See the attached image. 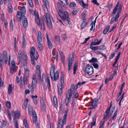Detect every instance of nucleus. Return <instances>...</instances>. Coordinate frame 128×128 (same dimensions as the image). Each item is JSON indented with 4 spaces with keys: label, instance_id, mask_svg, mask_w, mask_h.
Masks as SVG:
<instances>
[{
    "label": "nucleus",
    "instance_id": "31",
    "mask_svg": "<svg viewBox=\"0 0 128 128\" xmlns=\"http://www.w3.org/2000/svg\"><path fill=\"white\" fill-rule=\"evenodd\" d=\"M37 97L38 96L37 95H36L35 96H32V98L35 104H37Z\"/></svg>",
    "mask_w": 128,
    "mask_h": 128
},
{
    "label": "nucleus",
    "instance_id": "20",
    "mask_svg": "<svg viewBox=\"0 0 128 128\" xmlns=\"http://www.w3.org/2000/svg\"><path fill=\"white\" fill-rule=\"evenodd\" d=\"M34 83H32V85L31 86L30 85H28V87L30 90L31 92L32 93H33L34 92V88H35L36 86V84L35 85H34Z\"/></svg>",
    "mask_w": 128,
    "mask_h": 128
},
{
    "label": "nucleus",
    "instance_id": "48",
    "mask_svg": "<svg viewBox=\"0 0 128 128\" xmlns=\"http://www.w3.org/2000/svg\"><path fill=\"white\" fill-rule=\"evenodd\" d=\"M110 28V26H107L104 29V34H106L107 32Z\"/></svg>",
    "mask_w": 128,
    "mask_h": 128
},
{
    "label": "nucleus",
    "instance_id": "14",
    "mask_svg": "<svg viewBox=\"0 0 128 128\" xmlns=\"http://www.w3.org/2000/svg\"><path fill=\"white\" fill-rule=\"evenodd\" d=\"M32 120L33 122L36 124L37 121V118L35 111L32 112Z\"/></svg>",
    "mask_w": 128,
    "mask_h": 128
},
{
    "label": "nucleus",
    "instance_id": "22",
    "mask_svg": "<svg viewBox=\"0 0 128 128\" xmlns=\"http://www.w3.org/2000/svg\"><path fill=\"white\" fill-rule=\"evenodd\" d=\"M23 16V14H21V12L20 11H18L16 15V17L17 18V20L18 21H20L21 20V19L22 17V16Z\"/></svg>",
    "mask_w": 128,
    "mask_h": 128
},
{
    "label": "nucleus",
    "instance_id": "17",
    "mask_svg": "<svg viewBox=\"0 0 128 128\" xmlns=\"http://www.w3.org/2000/svg\"><path fill=\"white\" fill-rule=\"evenodd\" d=\"M59 75L58 74V71H56L55 73L54 72V75L53 76L52 80L54 81L56 80L59 78Z\"/></svg>",
    "mask_w": 128,
    "mask_h": 128
},
{
    "label": "nucleus",
    "instance_id": "43",
    "mask_svg": "<svg viewBox=\"0 0 128 128\" xmlns=\"http://www.w3.org/2000/svg\"><path fill=\"white\" fill-rule=\"evenodd\" d=\"M14 126L16 128H18V121L17 120H16L15 118H14Z\"/></svg>",
    "mask_w": 128,
    "mask_h": 128
},
{
    "label": "nucleus",
    "instance_id": "59",
    "mask_svg": "<svg viewBox=\"0 0 128 128\" xmlns=\"http://www.w3.org/2000/svg\"><path fill=\"white\" fill-rule=\"evenodd\" d=\"M115 53H112L109 57V59L110 60L112 59L115 56Z\"/></svg>",
    "mask_w": 128,
    "mask_h": 128
},
{
    "label": "nucleus",
    "instance_id": "32",
    "mask_svg": "<svg viewBox=\"0 0 128 128\" xmlns=\"http://www.w3.org/2000/svg\"><path fill=\"white\" fill-rule=\"evenodd\" d=\"M20 10L21 11H20V12H21V14H23V16H24V15L26 12V9L24 7L21 8Z\"/></svg>",
    "mask_w": 128,
    "mask_h": 128
},
{
    "label": "nucleus",
    "instance_id": "9",
    "mask_svg": "<svg viewBox=\"0 0 128 128\" xmlns=\"http://www.w3.org/2000/svg\"><path fill=\"white\" fill-rule=\"evenodd\" d=\"M72 58H71V55L70 54L69 56V58L68 60L69 62L68 63V70H70L71 68H72V58H75V55L73 52L72 53Z\"/></svg>",
    "mask_w": 128,
    "mask_h": 128
},
{
    "label": "nucleus",
    "instance_id": "44",
    "mask_svg": "<svg viewBox=\"0 0 128 128\" xmlns=\"http://www.w3.org/2000/svg\"><path fill=\"white\" fill-rule=\"evenodd\" d=\"M54 107L56 108L58 107L57 102L56 100V96H54Z\"/></svg>",
    "mask_w": 128,
    "mask_h": 128
},
{
    "label": "nucleus",
    "instance_id": "21",
    "mask_svg": "<svg viewBox=\"0 0 128 128\" xmlns=\"http://www.w3.org/2000/svg\"><path fill=\"white\" fill-rule=\"evenodd\" d=\"M102 40H94L91 42L90 45H97L100 44L102 42Z\"/></svg>",
    "mask_w": 128,
    "mask_h": 128
},
{
    "label": "nucleus",
    "instance_id": "30",
    "mask_svg": "<svg viewBox=\"0 0 128 128\" xmlns=\"http://www.w3.org/2000/svg\"><path fill=\"white\" fill-rule=\"evenodd\" d=\"M14 88V87H12V84H9L8 88V93L10 94L12 93V89Z\"/></svg>",
    "mask_w": 128,
    "mask_h": 128
},
{
    "label": "nucleus",
    "instance_id": "3",
    "mask_svg": "<svg viewBox=\"0 0 128 128\" xmlns=\"http://www.w3.org/2000/svg\"><path fill=\"white\" fill-rule=\"evenodd\" d=\"M24 60V62H25V64L26 63L27 60V56L26 53L24 51L22 52L21 50H20L18 56V59L19 63L21 62L22 59Z\"/></svg>",
    "mask_w": 128,
    "mask_h": 128
},
{
    "label": "nucleus",
    "instance_id": "37",
    "mask_svg": "<svg viewBox=\"0 0 128 128\" xmlns=\"http://www.w3.org/2000/svg\"><path fill=\"white\" fill-rule=\"evenodd\" d=\"M47 43L49 48L50 49L52 48V46L51 40H47Z\"/></svg>",
    "mask_w": 128,
    "mask_h": 128
},
{
    "label": "nucleus",
    "instance_id": "15",
    "mask_svg": "<svg viewBox=\"0 0 128 128\" xmlns=\"http://www.w3.org/2000/svg\"><path fill=\"white\" fill-rule=\"evenodd\" d=\"M52 55L54 58H56V60H57L58 56V54L57 50L55 48L53 49L52 51Z\"/></svg>",
    "mask_w": 128,
    "mask_h": 128
},
{
    "label": "nucleus",
    "instance_id": "63",
    "mask_svg": "<svg viewBox=\"0 0 128 128\" xmlns=\"http://www.w3.org/2000/svg\"><path fill=\"white\" fill-rule=\"evenodd\" d=\"M28 101V99H26L24 101V106H26V107L27 106Z\"/></svg>",
    "mask_w": 128,
    "mask_h": 128
},
{
    "label": "nucleus",
    "instance_id": "34",
    "mask_svg": "<svg viewBox=\"0 0 128 128\" xmlns=\"http://www.w3.org/2000/svg\"><path fill=\"white\" fill-rule=\"evenodd\" d=\"M64 75L63 74H62L60 76V80L61 82V84H62H62H63L64 83Z\"/></svg>",
    "mask_w": 128,
    "mask_h": 128
},
{
    "label": "nucleus",
    "instance_id": "27",
    "mask_svg": "<svg viewBox=\"0 0 128 128\" xmlns=\"http://www.w3.org/2000/svg\"><path fill=\"white\" fill-rule=\"evenodd\" d=\"M32 83H34V85H35L36 84H37V81L36 80V76L35 75H33L32 77Z\"/></svg>",
    "mask_w": 128,
    "mask_h": 128
},
{
    "label": "nucleus",
    "instance_id": "52",
    "mask_svg": "<svg viewBox=\"0 0 128 128\" xmlns=\"http://www.w3.org/2000/svg\"><path fill=\"white\" fill-rule=\"evenodd\" d=\"M6 106L8 108H10L11 107V103L10 102H8L6 103Z\"/></svg>",
    "mask_w": 128,
    "mask_h": 128
},
{
    "label": "nucleus",
    "instance_id": "10",
    "mask_svg": "<svg viewBox=\"0 0 128 128\" xmlns=\"http://www.w3.org/2000/svg\"><path fill=\"white\" fill-rule=\"evenodd\" d=\"M58 14L62 19L63 20H68V12L66 11H65L64 12L63 11L62 12L59 13Z\"/></svg>",
    "mask_w": 128,
    "mask_h": 128
},
{
    "label": "nucleus",
    "instance_id": "1",
    "mask_svg": "<svg viewBox=\"0 0 128 128\" xmlns=\"http://www.w3.org/2000/svg\"><path fill=\"white\" fill-rule=\"evenodd\" d=\"M34 15L35 16V22L37 25L40 27L42 29L44 30V23L43 18L42 17L39 18L38 13L36 10L34 11Z\"/></svg>",
    "mask_w": 128,
    "mask_h": 128
},
{
    "label": "nucleus",
    "instance_id": "46",
    "mask_svg": "<svg viewBox=\"0 0 128 128\" xmlns=\"http://www.w3.org/2000/svg\"><path fill=\"white\" fill-rule=\"evenodd\" d=\"M96 23V20H94V22H92L91 23V27L90 30H93L94 26V27Z\"/></svg>",
    "mask_w": 128,
    "mask_h": 128
},
{
    "label": "nucleus",
    "instance_id": "19",
    "mask_svg": "<svg viewBox=\"0 0 128 128\" xmlns=\"http://www.w3.org/2000/svg\"><path fill=\"white\" fill-rule=\"evenodd\" d=\"M119 16L118 14H116L115 17L112 18L111 20L110 23V24H112L114 21L116 22L118 20V19L119 17Z\"/></svg>",
    "mask_w": 128,
    "mask_h": 128
},
{
    "label": "nucleus",
    "instance_id": "36",
    "mask_svg": "<svg viewBox=\"0 0 128 128\" xmlns=\"http://www.w3.org/2000/svg\"><path fill=\"white\" fill-rule=\"evenodd\" d=\"M93 45H92V46L90 45V48L93 50H96L98 49V46H96L92 47Z\"/></svg>",
    "mask_w": 128,
    "mask_h": 128
},
{
    "label": "nucleus",
    "instance_id": "29",
    "mask_svg": "<svg viewBox=\"0 0 128 128\" xmlns=\"http://www.w3.org/2000/svg\"><path fill=\"white\" fill-rule=\"evenodd\" d=\"M61 4L63 6H65L68 4L67 0H60Z\"/></svg>",
    "mask_w": 128,
    "mask_h": 128
},
{
    "label": "nucleus",
    "instance_id": "23",
    "mask_svg": "<svg viewBox=\"0 0 128 128\" xmlns=\"http://www.w3.org/2000/svg\"><path fill=\"white\" fill-rule=\"evenodd\" d=\"M57 6L59 10L58 13L62 12L63 11V10L62 7L60 3L58 2L57 3Z\"/></svg>",
    "mask_w": 128,
    "mask_h": 128
},
{
    "label": "nucleus",
    "instance_id": "8",
    "mask_svg": "<svg viewBox=\"0 0 128 128\" xmlns=\"http://www.w3.org/2000/svg\"><path fill=\"white\" fill-rule=\"evenodd\" d=\"M85 69L86 72L89 75L92 74L94 72L93 67L89 64L86 65Z\"/></svg>",
    "mask_w": 128,
    "mask_h": 128
},
{
    "label": "nucleus",
    "instance_id": "50",
    "mask_svg": "<svg viewBox=\"0 0 128 128\" xmlns=\"http://www.w3.org/2000/svg\"><path fill=\"white\" fill-rule=\"evenodd\" d=\"M70 6L71 8H74L76 6V3L74 2H72L70 3Z\"/></svg>",
    "mask_w": 128,
    "mask_h": 128
},
{
    "label": "nucleus",
    "instance_id": "42",
    "mask_svg": "<svg viewBox=\"0 0 128 128\" xmlns=\"http://www.w3.org/2000/svg\"><path fill=\"white\" fill-rule=\"evenodd\" d=\"M8 3V10L10 12H12V7L10 2Z\"/></svg>",
    "mask_w": 128,
    "mask_h": 128
},
{
    "label": "nucleus",
    "instance_id": "41",
    "mask_svg": "<svg viewBox=\"0 0 128 128\" xmlns=\"http://www.w3.org/2000/svg\"><path fill=\"white\" fill-rule=\"evenodd\" d=\"M41 104L42 108H43L45 106V103L44 99L41 98L40 99Z\"/></svg>",
    "mask_w": 128,
    "mask_h": 128
},
{
    "label": "nucleus",
    "instance_id": "12",
    "mask_svg": "<svg viewBox=\"0 0 128 128\" xmlns=\"http://www.w3.org/2000/svg\"><path fill=\"white\" fill-rule=\"evenodd\" d=\"M2 56L3 58L5 61V63L6 64L7 62L8 57L7 52L6 51H4L2 54Z\"/></svg>",
    "mask_w": 128,
    "mask_h": 128
},
{
    "label": "nucleus",
    "instance_id": "7",
    "mask_svg": "<svg viewBox=\"0 0 128 128\" xmlns=\"http://www.w3.org/2000/svg\"><path fill=\"white\" fill-rule=\"evenodd\" d=\"M75 86L74 84H72L71 85L70 88L69 90L66 94V97L71 98V96L74 94V91L76 90H74Z\"/></svg>",
    "mask_w": 128,
    "mask_h": 128
},
{
    "label": "nucleus",
    "instance_id": "62",
    "mask_svg": "<svg viewBox=\"0 0 128 128\" xmlns=\"http://www.w3.org/2000/svg\"><path fill=\"white\" fill-rule=\"evenodd\" d=\"M10 28H12L14 26V25L12 19H11L10 21Z\"/></svg>",
    "mask_w": 128,
    "mask_h": 128
},
{
    "label": "nucleus",
    "instance_id": "57",
    "mask_svg": "<svg viewBox=\"0 0 128 128\" xmlns=\"http://www.w3.org/2000/svg\"><path fill=\"white\" fill-rule=\"evenodd\" d=\"M2 54H0V67H2V60L1 58Z\"/></svg>",
    "mask_w": 128,
    "mask_h": 128
},
{
    "label": "nucleus",
    "instance_id": "40",
    "mask_svg": "<svg viewBox=\"0 0 128 128\" xmlns=\"http://www.w3.org/2000/svg\"><path fill=\"white\" fill-rule=\"evenodd\" d=\"M66 98L65 101V103L66 106H67L69 103L70 100L71 98L67 97H66Z\"/></svg>",
    "mask_w": 128,
    "mask_h": 128
},
{
    "label": "nucleus",
    "instance_id": "38",
    "mask_svg": "<svg viewBox=\"0 0 128 128\" xmlns=\"http://www.w3.org/2000/svg\"><path fill=\"white\" fill-rule=\"evenodd\" d=\"M88 24V22L86 23H82L81 24V28L82 29H84L86 26H87Z\"/></svg>",
    "mask_w": 128,
    "mask_h": 128
},
{
    "label": "nucleus",
    "instance_id": "28",
    "mask_svg": "<svg viewBox=\"0 0 128 128\" xmlns=\"http://www.w3.org/2000/svg\"><path fill=\"white\" fill-rule=\"evenodd\" d=\"M28 114H31L32 112H32L34 111L33 110L32 106L30 105H29L28 106Z\"/></svg>",
    "mask_w": 128,
    "mask_h": 128
},
{
    "label": "nucleus",
    "instance_id": "64",
    "mask_svg": "<svg viewBox=\"0 0 128 128\" xmlns=\"http://www.w3.org/2000/svg\"><path fill=\"white\" fill-rule=\"evenodd\" d=\"M78 11L76 10H74L72 11V14L73 15H76Z\"/></svg>",
    "mask_w": 128,
    "mask_h": 128
},
{
    "label": "nucleus",
    "instance_id": "18",
    "mask_svg": "<svg viewBox=\"0 0 128 128\" xmlns=\"http://www.w3.org/2000/svg\"><path fill=\"white\" fill-rule=\"evenodd\" d=\"M62 84H58V92L60 95L62 93Z\"/></svg>",
    "mask_w": 128,
    "mask_h": 128
},
{
    "label": "nucleus",
    "instance_id": "47",
    "mask_svg": "<svg viewBox=\"0 0 128 128\" xmlns=\"http://www.w3.org/2000/svg\"><path fill=\"white\" fill-rule=\"evenodd\" d=\"M122 5H120L118 9V11L117 13L116 14H118V16H120V13L121 10L122 9Z\"/></svg>",
    "mask_w": 128,
    "mask_h": 128
},
{
    "label": "nucleus",
    "instance_id": "25",
    "mask_svg": "<svg viewBox=\"0 0 128 128\" xmlns=\"http://www.w3.org/2000/svg\"><path fill=\"white\" fill-rule=\"evenodd\" d=\"M8 124L6 121L3 120H2V122H1L0 127L1 128H2L4 126H6Z\"/></svg>",
    "mask_w": 128,
    "mask_h": 128
},
{
    "label": "nucleus",
    "instance_id": "26",
    "mask_svg": "<svg viewBox=\"0 0 128 128\" xmlns=\"http://www.w3.org/2000/svg\"><path fill=\"white\" fill-rule=\"evenodd\" d=\"M92 126L91 127V128H92L93 126H95L96 125V116H94L93 117V118H92Z\"/></svg>",
    "mask_w": 128,
    "mask_h": 128
},
{
    "label": "nucleus",
    "instance_id": "60",
    "mask_svg": "<svg viewBox=\"0 0 128 128\" xmlns=\"http://www.w3.org/2000/svg\"><path fill=\"white\" fill-rule=\"evenodd\" d=\"M42 44H38V47L40 50L42 51Z\"/></svg>",
    "mask_w": 128,
    "mask_h": 128
},
{
    "label": "nucleus",
    "instance_id": "24",
    "mask_svg": "<svg viewBox=\"0 0 128 128\" xmlns=\"http://www.w3.org/2000/svg\"><path fill=\"white\" fill-rule=\"evenodd\" d=\"M110 108H109L106 110L105 112V114L104 116V119H105L106 118L108 117H109L108 114L110 112Z\"/></svg>",
    "mask_w": 128,
    "mask_h": 128
},
{
    "label": "nucleus",
    "instance_id": "11",
    "mask_svg": "<svg viewBox=\"0 0 128 128\" xmlns=\"http://www.w3.org/2000/svg\"><path fill=\"white\" fill-rule=\"evenodd\" d=\"M22 23L24 27L26 28L28 26V23L27 19L24 16H22Z\"/></svg>",
    "mask_w": 128,
    "mask_h": 128
},
{
    "label": "nucleus",
    "instance_id": "4",
    "mask_svg": "<svg viewBox=\"0 0 128 128\" xmlns=\"http://www.w3.org/2000/svg\"><path fill=\"white\" fill-rule=\"evenodd\" d=\"M30 55L31 59V63L32 64H35L34 58L37 60L38 58V53L35 52V49L34 47H32L30 51Z\"/></svg>",
    "mask_w": 128,
    "mask_h": 128
},
{
    "label": "nucleus",
    "instance_id": "13",
    "mask_svg": "<svg viewBox=\"0 0 128 128\" xmlns=\"http://www.w3.org/2000/svg\"><path fill=\"white\" fill-rule=\"evenodd\" d=\"M55 70V66L53 65H52V66L50 68V76L52 79H53V76L54 75Z\"/></svg>",
    "mask_w": 128,
    "mask_h": 128
},
{
    "label": "nucleus",
    "instance_id": "16",
    "mask_svg": "<svg viewBox=\"0 0 128 128\" xmlns=\"http://www.w3.org/2000/svg\"><path fill=\"white\" fill-rule=\"evenodd\" d=\"M19 112L18 111L14 112V111H12L11 112V114L12 115L14 116V118H18L20 116Z\"/></svg>",
    "mask_w": 128,
    "mask_h": 128
},
{
    "label": "nucleus",
    "instance_id": "49",
    "mask_svg": "<svg viewBox=\"0 0 128 128\" xmlns=\"http://www.w3.org/2000/svg\"><path fill=\"white\" fill-rule=\"evenodd\" d=\"M47 4H43L42 6L44 10V11H45V10H46V11H45V12H46V13L47 12H48V11L46 6V5Z\"/></svg>",
    "mask_w": 128,
    "mask_h": 128
},
{
    "label": "nucleus",
    "instance_id": "58",
    "mask_svg": "<svg viewBox=\"0 0 128 128\" xmlns=\"http://www.w3.org/2000/svg\"><path fill=\"white\" fill-rule=\"evenodd\" d=\"M28 2L30 6L33 7L34 6L32 0H28Z\"/></svg>",
    "mask_w": 128,
    "mask_h": 128
},
{
    "label": "nucleus",
    "instance_id": "61",
    "mask_svg": "<svg viewBox=\"0 0 128 128\" xmlns=\"http://www.w3.org/2000/svg\"><path fill=\"white\" fill-rule=\"evenodd\" d=\"M15 67L12 66L11 67V72L12 74H13L14 72Z\"/></svg>",
    "mask_w": 128,
    "mask_h": 128
},
{
    "label": "nucleus",
    "instance_id": "51",
    "mask_svg": "<svg viewBox=\"0 0 128 128\" xmlns=\"http://www.w3.org/2000/svg\"><path fill=\"white\" fill-rule=\"evenodd\" d=\"M27 64V61H26V63L25 64V62H24V68L25 71L26 72H27L28 71V68L26 66V65Z\"/></svg>",
    "mask_w": 128,
    "mask_h": 128
},
{
    "label": "nucleus",
    "instance_id": "2",
    "mask_svg": "<svg viewBox=\"0 0 128 128\" xmlns=\"http://www.w3.org/2000/svg\"><path fill=\"white\" fill-rule=\"evenodd\" d=\"M44 18L46 21V24L49 28H51L52 27V21H53L52 16L50 14L49 12L48 11L46 13L44 12Z\"/></svg>",
    "mask_w": 128,
    "mask_h": 128
},
{
    "label": "nucleus",
    "instance_id": "33",
    "mask_svg": "<svg viewBox=\"0 0 128 128\" xmlns=\"http://www.w3.org/2000/svg\"><path fill=\"white\" fill-rule=\"evenodd\" d=\"M23 82L24 84L26 85L28 84V80L27 77L25 76H24Z\"/></svg>",
    "mask_w": 128,
    "mask_h": 128
},
{
    "label": "nucleus",
    "instance_id": "55",
    "mask_svg": "<svg viewBox=\"0 0 128 128\" xmlns=\"http://www.w3.org/2000/svg\"><path fill=\"white\" fill-rule=\"evenodd\" d=\"M117 9L114 8L113 9V12L111 14V16H113L115 14H116Z\"/></svg>",
    "mask_w": 128,
    "mask_h": 128
},
{
    "label": "nucleus",
    "instance_id": "56",
    "mask_svg": "<svg viewBox=\"0 0 128 128\" xmlns=\"http://www.w3.org/2000/svg\"><path fill=\"white\" fill-rule=\"evenodd\" d=\"M91 2L97 6H98L100 5L99 4L98 2L96 0H93Z\"/></svg>",
    "mask_w": 128,
    "mask_h": 128
},
{
    "label": "nucleus",
    "instance_id": "39",
    "mask_svg": "<svg viewBox=\"0 0 128 128\" xmlns=\"http://www.w3.org/2000/svg\"><path fill=\"white\" fill-rule=\"evenodd\" d=\"M36 74H39L40 73V66L37 65L36 68Z\"/></svg>",
    "mask_w": 128,
    "mask_h": 128
},
{
    "label": "nucleus",
    "instance_id": "5",
    "mask_svg": "<svg viewBox=\"0 0 128 128\" xmlns=\"http://www.w3.org/2000/svg\"><path fill=\"white\" fill-rule=\"evenodd\" d=\"M68 111V110L67 109L66 111V114L64 116L63 120L61 118L60 119L58 123V128H63L64 125L66 124L67 116V112Z\"/></svg>",
    "mask_w": 128,
    "mask_h": 128
},
{
    "label": "nucleus",
    "instance_id": "6",
    "mask_svg": "<svg viewBox=\"0 0 128 128\" xmlns=\"http://www.w3.org/2000/svg\"><path fill=\"white\" fill-rule=\"evenodd\" d=\"M98 101V100L97 98H95L92 100V101L89 103L90 106L89 108L91 110L94 109L97 106V103Z\"/></svg>",
    "mask_w": 128,
    "mask_h": 128
},
{
    "label": "nucleus",
    "instance_id": "45",
    "mask_svg": "<svg viewBox=\"0 0 128 128\" xmlns=\"http://www.w3.org/2000/svg\"><path fill=\"white\" fill-rule=\"evenodd\" d=\"M89 62H98V60L95 58H92L91 60H89Z\"/></svg>",
    "mask_w": 128,
    "mask_h": 128
},
{
    "label": "nucleus",
    "instance_id": "54",
    "mask_svg": "<svg viewBox=\"0 0 128 128\" xmlns=\"http://www.w3.org/2000/svg\"><path fill=\"white\" fill-rule=\"evenodd\" d=\"M80 84H81V82H79L77 84H76V86H75V87H74V90H76L78 88V86L80 85Z\"/></svg>",
    "mask_w": 128,
    "mask_h": 128
},
{
    "label": "nucleus",
    "instance_id": "53",
    "mask_svg": "<svg viewBox=\"0 0 128 128\" xmlns=\"http://www.w3.org/2000/svg\"><path fill=\"white\" fill-rule=\"evenodd\" d=\"M117 112H118L117 110H116L115 111L114 113V114L112 116V120H114V118L117 115Z\"/></svg>",
    "mask_w": 128,
    "mask_h": 128
},
{
    "label": "nucleus",
    "instance_id": "35",
    "mask_svg": "<svg viewBox=\"0 0 128 128\" xmlns=\"http://www.w3.org/2000/svg\"><path fill=\"white\" fill-rule=\"evenodd\" d=\"M24 125L26 128H28V126L27 124V121L26 119L25 118L24 119Z\"/></svg>",
    "mask_w": 128,
    "mask_h": 128
}]
</instances>
